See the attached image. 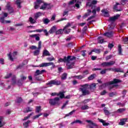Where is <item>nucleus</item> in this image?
Returning a JSON list of instances; mask_svg holds the SVG:
<instances>
[{
  "label": "nucleus",
  "instance_id": "nucleus-12",
  "mask_svg": "<svg viewBox=\"0 0 128 128\" xmlns=\"http://www.w3.org/2000/svg\"><path fill=\"white\" fill-rule=\"evenodd\" d=\"M120 82H122L118 78H114L113 79V80L108 82V84L112 86V84H120Z\"/></svg>",
  "mask_w": 128,
  "mask_h": 128
},
{
  "label": "nucleus",
  "instance_id": "nucleus-7",
  "mask_svg": "<svg viewBox=\"0 0 128 128\" xmlns=\"http://www.w3.org/2000/svg\"><path fill=\"white\" fill-rule=\"evenodd\" d=\"M6 8L8 10L10 14H14V8L10 6V2H8L6 5Z\"/></svg>",
  "mask_w": 128,
  "mask_h": 128
},
{
  "label": "nucleus",
  "instance_id": "nucleus-53",
  "mask_svg": "<svg viewBox=\"0 0 128 128\" xmlns=\"http://www.w3.org/2000/svg\"><path fill=\"white\" fill-rule=\"evenodd\" d=\"M40 116H42V114L40 113L39 114L33 116V120H36V118H38Z\"/></svg>",
  "mask_w": 128,
  "mask_h": 128
},
{
  "label": "nucleus",
  "instance_id": "nucleus-26",
  "mask_svg": "<svg viewBox=\"0 0 128 128\" xmlns=\"http://www.w3.org/2000/svg\"><path fill=\"white\" fill-rule=\"evenodd\" d=\"M96 74H92L88 77V80H94V78H96Z\"/></svg>",
  "mask_w": 128,
  "mask_h": 128
},
{
  "label": "nucleus",
  "instance_id": "nucleus-28",
  "mask_svg": "<svg viewBox=\"0 0 128 128\" xmlns=\"http://www.w3.org/2000/svg\"><path fill=\"white\" fill-rule=\"evenodd\" d=\"M87 12L88 13H86L83 16V18H88V16H90V12H92V10H88Z\"/></svg>",
  "mask_w": 128,
  "mask_h": 128
},
{
  "label": "nucleus",
  "instance_id": "nucleus-36",
  "mask_svg": "<svg viewBox=\"0 0 128 128\" xmlns=\"http://www.w3.org/2000/svg\"><path fill=\"white\" fill-rule=\"evenodd\" d=\"M74 78H77L78 80H82V78H84V76L82 75H79V76H74Z\"/></svg>",
  "mask_w": 128,
  "mask_h": 128
},
{
  "label": "nucleus",
  "instance_id": "nucleus-47",
  "mask_svg": "<svg viewBox=\"0 0 128 128\" xmlns=\"http://www.w3.org/2000/svg\"><path fill=\"white\" fill-rule=\"evenodd\" d=\"M32 116V112L29 114L28 116H25L22 120H28V118H30Z\"/></svg>",
  "mask_w": 128,
  "mask_h": 128
},
{
  "label": "nucleus",
  "instance_id": "nucleus-56",
  "mask_svg": "<svg viewBox=\"0 0 128 128\" xmlns=\"http://www.w3.org/2000/svg\"><path fill=\"white\" fill-rule=\"evenodd\" d=\"M68 104V100L62 106V110H64L66 108V106Z\"/></svg>",
  "mask_w": 128,
  "mask_h": 128
},
{
  "label": "nucleus",
  "instance_id": "nucleus-29",
  "mask_svg": "<svg viewBox=\"0 0 128 128\" xmlns=\"http://www.w3.org/2000/svg\"><path fill=\"white\" fill-rule=\"evenodd\" d=\"M42 56H50V52L46 50H44L42 53Z\"/></svg>",
  "mask_w": 128,
  "mask_h": 128
},
{
  "label": "nucleus",
  "instance_id": "nucleus-8",
  "mask_svg": "<svg viewBox=\"0 0 128 128\" xmlns=\"http://www.w3.org/2000/svg\"><path fill=\"white\" fill-rule=\"evenodd\" d=\"M116 64V62L114 60L110 61L109 62H104L102 63L101 66L104 68L106 66H114Z\"/></svg>",
  "mask_w": 128,
  "mask_h": 128
},
{
  "label": "nucleus",
  "instance_id": "nucleus-9",
  "mask_svg": "<svg viewBox=\"0 0 128 128\" xmlns=\"http://www.w3.org/2000/svg\"><path fill=\"white\" fill-rule=\"evenodd\" d=\"M118 6H120V8H118ZM113 10H115V12H122V8L120 6V4L118 2L116 3V4H114L113 6Z\"/></svg>",
  "mask_w": 128,
  "mask_h": 128
},
{
  "label": "nucleus",
  "instance_id": "nucleus-23",
  "mask_svg": "<svg viewBox=\"0 0 128 128\" xmlns=\"http://www.w3.org/2000/svg\"><path fill=\"white\" fill-rule=\"evenodd\" d=\"M11 82L12 86H14L16 84V77L15 76L12 78Z\"/></svg>",
  "mask_w": 128,
  "mask_h": 128
},
{
  "label": "nucleus",
  "instance_id": "nucleus-21",
  "mask_svg": "<svg viewBox=\"0 0 128 128\" xmlns=\"http://www.w3.org/2000/svg\"><path fill=\"white\" fill-rule=\"evenodd\" d=\"M44 72H46V70H38L35 72V76H40V74H42Z\"/></svg>",
  "mask_w": 128,
  "mask_h": 128
},
{
  "label": "nucleus",
  "instance_id": "nucleus-34",
  "mask_svg": "<svg viewBox=\"0 0 128 128\" xmlns=\"http://www.w3.org/2000/svg\"><path fill=\"white\" fill-rule=\"evenodd\" d=\"M43 4L42 5L41 7L40 8V10H46V3H45L44 2V3H42Z\"/></svg>",
  "mask_w": 128,
  "mask_h": 128
},
{
  "label": "nucleus",
  "instance_id": "nucleus-33",
  "mask_svg": "<svg viewBox=\"0 0 128 128\" xmlns=\"http://www.w3.org/2000/svg\"><path fill=\"white\" fill-rule=\"evenodd\" d=\"M34 76L35 79L36 80L40 81V80H42V77L40 76H38H38H36V74H34Z\"/></svg>",
  "mask_w": 128,
  "mask_h": 128
},
{
  "label": "nucleus",
  "instance_id": "nucleus-2",
  "mask_svg": "<svg viewBox=\"0 0 128 128\" xmlns=\"http://www.w3.org/2000/svg\"><path fill=\"white\" fill-rule=\"evenodd\" d=\"M76 60V57L74 56H68L67 57L65 56L64 58H59L58 62H67V64H70V60Z\"/></svg>",
  "mask_w": 128,
  "mask_h": 128
},
{
  "label": "nucleus",
  "instance_id": "nucleus-37",
  "mask_svg": "<svg viewBox=\"0 0 128 128\" xmlns=\"http://www.w3.org/2000/svg\"><path fill=\"white\" fill-rule=\"evenodd\" d=\"M68 76V74L66 73H64L62 74V76L61 77V79L62 80H66V78Z\"/></svg>",
  "mask_w": 128,
  "mask_h": 128
},
{
  "label": "nucleus",
  "instance_id": "nucleus-10",
  "mask_svg": "<svg viewBox=\"0 0 128 128\" xmlns=\"http://www.w3.org/2000/svg\"><path fill=\"white\" fill-rule=\"evenodd\" d=\"M37 48L38 50L34 52V56H38L40 54V50L42 48V41H39L38 42V48Z\"/></svg>",
  "mask_w": 128,
  "mask_h": 128
},
{
  "label": "nucleus",
  "instance_id": "nucleus-18",
  "mask_svg": "<svg viewBox=\"0 0 128 128\" xmlns=\"http://www.w3.org/2000/svg\"><path fill=\"white\" fill-rule=\"evenodd\" d=\"M104 36H107L108 38H112L114 36V32L112 31L110 32H106L104 34Z\"/></svg>",
  "mask_w": 128,
  "mask_h": 128
},
{
  "label": "nucleus",
  "instance_id": "nucleus-46",
  "mask_svg": "<svg viewBox=\"0 0 128 128\" xmlns=\"http://www.w3.org/2000/svg\"><path fill=\"white\" fill-rule=\"evenodd\" d=\"M63 30L64 34H68L70 32V29H68V28L64 29V28Z\"/></svg>",
  "mask_w": 128,
  "mask_h": 128
},
{
  "label": "nucleus",
  "instance_id": "nucleus-64",
  "mask_svg": "<svg viewBox=\"0 0 128 128\" xmlns=\"http://www.w3.org/2000/svg\"><path fill=\"white\" fill-rule=\"evenodd\" d=\"M4 124H6V123L4 121L0 120V128H2Z\"/></svg>",
  "mask_w": 128,
  "mask_h": 128
},
{
  "label": "nucleus",
  "instance_id": "nucleus-17",
  "mask_svg": "<svg viewBox=\"0 0 128 128\" xmlns=\"http://www.w3.org/2000/svg\"><path fill=\"white\" fill-rule=\"evenodd\" d=\"M40 34H34L30 35V38H35L36 40H40Z\"/></svg>",
  "mask_w": 128,
  "mask_h": 128
},
{
  "label": "nucleus",
  "instance_id": "nucleus-52",
  "mask_svg": "<svg viewBox=\"0 0 128 128\" xmlns=\"http://www.w3.org/2000/svg\"><path fill=\"white\" fill-rule=\"evenodd\" d=\"M42 108V106H38L36 107V112H40V110Z\"/></svg>",
  "mask_w": 128,
  "mask_h": 128
},
{
  "label": "nucleus",
  "instance_id": "nucleus-58",
  "mask_svg": "<svg viewBox=\"0 0 128 128\" xmlns=\"http://www.w3.org/2000/svg\"><path fill=\"white\" fill-rule=\"evenodd\" d=\"M62 20H66V18H61L59 20L56 21V23L60 22H62Z\"/></svg>",
  "mask_w": 128,
  "mask_h": 128
},
{
  "label": "nucleus",
  "instance_id": "nucleus-42",
  "mask_svg": "<svg viewBox=\"0 0 128 128\" xmlns=\"http://www.w3.org/2000/svg\"><path fill=\"white\" fill-rule=\"evenodd\" d=\"M126 112L125 108H120L117 110V112L119 114H122V112Z\"/></svg>",
  "mask_w": 128,
  "mask_h": 128
},
{
  "label": "nucleus",
  "instance_id": "nucleus-32",
  "mask_svg": "<svg viewBox=\"0 0 128 128\" xmlns=\"http://www.w3.org/2000/svg\"><path fill=\"white\" fill-rule=\"evenodd\" d=\"M122 45L119 44L118 46V52L120 56H122Z\"/></svg>",
  "mask_w": 128,
  "mask_h": 128
},
{
  "label": "nucleus",
  "instance_id": "nucleus-3",
  "mask_svg": "<svg viewBox=\"0 0 128 128\" xmlns=\"http://www.w3.org/2000/svg\"><path fill=\"white\" fill-rule=\"evenodd\" d=\"M98 4V1L96 0H92L91 2H89L86 4V6L87 8H91V9L96 8V4Z\"/></svg>",
  "mask_w": 128,
  "mask_h": 128
},
{
  "label": "nucleus",
  "instance_id": "nucleus-44",
  "mask_svg": "<svg viewBox=\"0 0 128 128\" xmlns=\"http://www.w3.org/2000/svg\"><path fill=\"white\" fill-rule=\"evenodd\" d=\"M29 22H30V24H34L35 22H36V20L30 17L29 18Z\"/></svg>",
  "mask_w": 128,
  "mask_h": 128
},
{
  "label": "nucleus",
  "instance_id": "nucleus-59",
  "mask_svg": "<svg viewBox=\"0 0 128 128\" xmlns=\"http://www.w3.org/2000/svg\"><path fill=\"white\" fill-rule=\"evenodd\" d=\"M116 86H118V85L114 84V85L110 86L109 87L110 90H112V88H116Z\"/></svg>",
  "mask_w": 128,
  "mask_h": 128
},
{
  "label": "nucleus",
  "instance_id": "nucleus-13",
  "mask_svg": "<svg viewBox=\"0 0 128 128\" xmlns=\"http://www.w3.org/2000/svg\"><path fill=\"white\" fill-rule=\"evenodd\" d=\"M89 88L91 92H94L96 88V83H93L89 86Z\"/></svg>",
  "mask_w": 128,
  "mask_h": 128
},
{
  "label": "nucleus",
  "instance_id": "nucleus-16",
  "mask_svg": "<svg viewBox=\"0 0 128 128\" xmlns=\"http://www.w3.org/2000/svg\"><path fill=\"white\" fill-rule=\"evenodd\" d=\"M118 18H120V14H117L116 16H114L112 17H110V22H116V20H118Z\"/></svg>",
  "mask_w": 128,
  "mask_h": 128
},
{
  "label": "nucleus",
  "instance_id": "nucleus-54",
  "mask_svg": "<svg viewBox=\"0 0 128 128\" xmlns=\"http://www.w3.org/2000/svg\"><path fill=\"white\" fill-rule=\"evenodd\" d=\"M128 2V0H121L120 4H122V6H124V4H126Z\"/></svg>",
  "mask_w": 128,
  "mask_h": 128
},
{
  "label": "nucleus",
  "instance_id": "nucleus-40",
  "mask_svg": "<svg viewBox=\"0 0 128 128\" xmlns=\"http://www.w3.org/2000/svg\"><path fill=\"white\" fill-rule=\"evenodd\" d=\"M42 22L44 24H48L50 20V19L46 18L45 19H43Z\"/></svg>",
  "mask_w": 128,
  "mask_h": 128
},
{
  "label": "nucleus",
  "instance_id": "nucleus-45",
  "mask_svg": "<svg viewBox=\"0 0 128 128\" xmlns=\"http://www.w3.org/2000/svg\"><path fill=\"white\" fill-rule=\"evenodd\" d=\"M92 52H96V54H100V49L94 48L92 50Z\"/></svg>",
  "mask_w": 128,
  "mask_h": 128
},
{
  "label": "nucleus",
  "instance_id": "nucleus-19",
  "mask_svg": "<svg viewBox=\"0 0 128 128\" xmlns=\"http://www.w3.org/2000/svg\"><path fill=\"white\" fill-rule=\"evenodd\" d=\"M67 70H71V68H74V62H72L70 64L67 63Z\"/></svg>",
  "mask_w": 128,
  "mask_h": 128
},
{
  "label": "nucleus",
  "instance_id": "nucleus-41",
  "mask_svg": "<svg viewBox=\"0 0 128 128\" xmlns=\"http://www.w3.org/2000/svg\"><path fill=\"white\" fill-rule=\"evenodd\" d=\"M64 32V29H60L56 31V34H62Z\"/></svg>",
  "mask_w": 128,
  "mask_h": 128
},
{
  "label": "nucleus",
  "instance_id": "nucleus-25",
  "mask_svg": "<svg viewBox=\"0 0 128 128\" xmlns=\"http://www.w3.org/2000/svg\"><path fill=\"white\" fill-rule=\"evenodd\" d=\"M22 2H20V0H16V4L18 8H22V6H20Z\"/></svg>",
  "mask_w": 128,
  "mask_h": 128
},
{
  "label": "nucleus",
  "instance_id": "nucleus-51",
  "mask_svg": "<svg viewBox=\"0 0 128 128\" xmlns=\"http://www.w3.org/2000/svg\"><path fill=\"white\" fill-rule=\"evenodd\" d=\"M22 102V97H19L17 98V104H20V102Z\"/></svg>",
  "mask_w": 128,
  "mask_h": 128
},
{
  "label": "nucleus",
  "instance_id": "nucleus-6",
  "mask_svg": "<svg viewBox=\"0 0 128 128\" xmlns=\"http://www.w3.org/2000/svg\"><path fill=\"white\" fill-rule=\"evenodd\" d=\"M46 86H52V84H54V86H60V81L56 80H51L50 82L46 83Z\"/></svg>",
  "mask_w": 128,
  "mask_h": 128
},
{
  "label": "nucleus",
  "instance_id": "nucleus-35",
  "mask_svg": "<svg viewBox=\"0 0 128 128\" xmlns=\"http://www.w3.org/2000/svg\"><path fill=\"white\" fill-rule=\"evenodd\" d=\"M110 86V84H108V82L104 83L102 84L101 86H100V88H106V86Z\"/></svg>",
  "mask_w": 128,
  "mask_h": 128
},
{
  "label": "nucleus",
  "instance_id": "nucleus-62",
  "mask_svg": "<svg viewBox=\"0 0 128 128\" xmlns=\"http://www.w3.org/2000/svg\"><path fill=\"white\" fill-rule=\"evenodd\" d=\"M123 42H124V44H128V38L126 37V38H124V39H123Z\"/></svg>",
  "mask_w": 128,
  "mask_h": 128
},
{
  "label": "nucleus",
  "instance_id": "nucleus-48",
  "mask_svg": "<svg viewBox=\"0 0 128 128\" xmlns=\"http://www.w3.org/2000/svg\"><path fill=\"white\" fill-rule=\"evenodd\" d=\"M0 22L1 24H6V20H4V17L2 16L0 18Z\"/></svg>",
  "mask_w": 128,
  "mask_h": 128
},
{
  "label": "nucleus",
  "instance_id": "nucleus-50",
  "mask_svg": "<svg viewBox=\"0 0 128 128\" xmlns=\"http://www.w3.org/2000/svg\"><path fill=\"white\" fill-rule=\"evenodd\" d=\"M88 105H84V106H82L81 107V109L82 110H88Z\"/></svg>",
  "mask_w": 128,
  "mask_h": 128
},
{
  "label": "nucleus",
  "instance_id": "nucleus-20",
  "mask_svg": "<svg viewBox=\"0 0 128 128\" xmlns=\"http://www.w3.org/2000/svg\"><path fill=\"white\" fill-rule=\"evenodd\" d=\"M92 14H94V16H96V12H100V6L97 7L96 9L95 8H92Z\"/></svg>",
  "mask_w": 128,
  "mask_h": 128
},
{
  "label": "nucleus",
  "instance_id": "nucleus-49",
  "mask_svg": "<svg viewBox=\"0 0 128 128\" xmlns=\"http://www.w3.org/2000/svg\"><path fill=\"white\" fill-rule=\"evenodd\" d=\"M41 14L42 13L40 12H38L36 14V15L34 16L36 20H38V18H40V16Z\"/></svg>",
  "mask_w": 128,
  "mask_h": 128
},
{
  "label": "nucleus",
  "instance_id": "nucleus-43",
  "mask_svg": "<svg viewBox=\"0 0 128 128\" xmlns=\"http://www.w3.org/2000/svg\"><path fill=\"white\" fill-rule=\"evenodd\" d=\"M118 93L116 92H112L108 94L110 98H114V96H116Z\"/></svg>",
  "mask_w": 128,
  "mask_h": 128
},
{
  "label": "nucleus",
  "instance_id": "nucleus-22",
  "mask_svg": "<svg viewBox=\"0 0 128 128\" xmlns=\"http://www.w3.org/2000/svg\"><path fill=\"white\" fill-rule=\"evenodd\" d=\"M103 110L106 116H108L110 114V110H108V108L104 107L103 109Z\"/></svg>",
  "mask_w": 128,
  "mask_h": 128
},
{
  "label": "nucleus",
  "instance_id": "nucleus-30",
  "mask_svg": "<svg viewBox=\"0 0 128 128\" xmlns=\"http://www.w3.org/2000/svg\"><path fill=\"white\" fill-rule=\"evenodd\" d=\"M82 124V122L80 120H76L71 122V124Z\"/></svg>",
  "mask_w": 128,
  "mask_h": 128
},
{
  "label": "nucleus",
  "instance_id": "nucleus-27",
  "mask_svg": "<svg viewBox=\"0 0 128 128\" xmlns=\"http://www.w3.org/2000/svg\"><path fill=\"white\" fill-rule=\"evenodd\" d=\"M113 72H124V70H122L120 68H113Z\"/></svg>",
  "mask_w": 128,
  "mask_h": 128
},
{
  "label": "nucleus",
  "instance_id": "nucleus-4",
  "mask_svg": "<svg viewBox=\"0 0 128 128\" xmlns=\"http://www.w3.org/2000/svg\"><path fill=\"white\" fill-rule=\"evenodd\" d=\"M54 66V62H44L42 63L39 66H33V68H46V66Z\"/></svg>",
  "mask_w": 128,
  "mask_h": 128
},
{
  "label": "nucleus",
  "instance_id": "nucleus-24",
  "mask_svg": "<svg viewBox=\"0 0 128 128\" xmlns=\"http://www.w3.org/2000/svg\"><path fill=\"white\" fill-rule=\"evenodd\" d=\"M102 12L104 14V16L105 18H108L110 16V14H108V12L106 11V10L103 9L101 10Z\"/></svg>",
  "mask_w": 128,
  "mask_h": 128
},
{
  "label": "nucleus",
  "instance_id": "nucleus-31",
  "mask_svg": "<svg viewBox=\"0 0 128 128\" xmlns=\"http://www.w3.org/2000/svg\"><path fill=\"white\" fill-rule=\"evenodd\" d=\"M57 96H60V98L62 99L64 98V94L63 92H60L57 94Z\"/></svg>",
  "mask_w": 128,
  "mask_h": 128
},
{
  "label": "nucleus",
  "instance_id": "nucleus-38",
  "mask_svg": "<svg viewBox=\"0 0 128 128\" xmlns=\"http://www.w3.org/2000/svg\"><path fill=\"white\" fill-rule=\"evenodd\" d=\"M86 122H88V124H92V126H98V124H96L92 122L90 120H86Z\"/></svg>",
  "mask_w": 128,
  "mask_h": 128
},
{
  "label": "nucleus",
  "instance_id": "nucleus-63",
  "mask_svg": "<svg viewBox=\"0 0 128 128\" xmlns=\"http://www.w3.org/2000/svg\"><path fill=\"white\" fill-rule=\"evenodd\" d=\"M12 76V74L10 73L9 74H7V75L4 77V78H6V79L10 78V76Z\"/></svg>",
  "mask_w": 128,
  "mask_h": 128
},
{
  "label": "nucleus",
  "instance_id": "nucleus-14",
  "mask_svg": "<svg viewBox=\"0 0 128 128\" xmlns=\"http://www.w3.org/2000/svg\"><path fill=\"white\" fill-rule=\"evenodd\" d=\"M98 120L100 122H102V126H110V123L106 122V120L102 119H100V118H98Z\"/></svg>",
  "mask_w": 128,
  "mask_h": 128
},
{
  "label": "nucleus",
  "instance_id": "nucleus-15",
  "mask_svg": "<svg viewBox=\"0 0 128 128\" xmlns=\"http://www.w3.org/2000/svg\"><path fill=\"white\" fill-rule=\"evenodd\" d=\"M56 32V26H53L49 30L48 33L50 34H52Z\"/></svg>",
  "mask_w": 128,
  "mask_h": 128
},
{
  "label": "nucleus",
  "instance_id": "nucleus-1",
  "mask_svg": "<svg viewBox=\"0 0 128 128\" xmlns=\"http://www.w3.org/2000/svg\"><path fill=\"white\" fill-rule=\"evenodd\" d=\"M80 88H79L80 92H82V96H88L90 94V90H88V84H86L83 85H80Z\"/></svg>",
  "mask_w": 128,
  "mask_h": 128
},
{
  "label": "nucleus",
  "instance_id": "nucleus-39",
  "mask_svg": "<svg viewBox=\"0 0 128 128\" xmlns=\"http://www.w3.org/2000/svg\"><path fill=\"white\" fill-rule=\"evenodd\" d=\"M30 122V120H28L27 122H25L23 124V126H24V128H28V124Z\"/></svg>",
  "mask_w": 128,
  "mask_h": 128
},
{
  "label": "nucleus",
  "instance_id": "nucleus-55",
  "mask_svg": "<svg viewBox=\"0 0 128 128\" xmlns=\"http://www.w3.org/2000/svg\"><path fill=\"white\" fill-rule=\"evenodd\" d=\"M32 112V108L28 107L25 112Z\"/></svg>",
  "mask_w": 128,
  "mask_h": 128
},
{
  "label": "nucleus",
  "instance_id": "nucleus-60",
  "mask_svg": "<svg viewBox=\"0 0 128 128\" xmlns=\"http://www.w3.org/2000/svg\"><path fill=\"white\" fill-rule=\"evenodd\" d=\"M42 32H44L45 36H48V34H50L48 32V30H46V29L43 30Z\"/></svg>",
  "mask_w": 128,
  "mask_h": 128
},
{
  "label": "nucleus",
  "instance_id": "nucleus-57",
  "mask_svg": "<svg viewBox=\"0 0 128 128\" xmlns=\"http://www.w3.org/2000/svg\"><path fill=\"white\" fill-rule=\"evenodd\" d=\"M74 46V44L72 42H71L68 44L67 46L68 48H72V46Z\"/></svg>",
  "mask_w": 128,
  "mask_h": 128
},
{
  "label": "nucleus",
  "instance_id": "nucleus-11",
  "mask_svg": "<svg viewBox=\"0 0 128 128\" xmlns=\"http://www.w3.org/2000/svg\"><path fill=\"white\" fill-rule=\"evenodd\" d=\"M42 4H44V1L42 0H37V2H34V8L35 10H38V8L40 7V6Z\"/></svg>",
  "mask_w": 128,
  "mask_h": 128
},
{
  "label": "nucleus",
  "instance_id": "nucleus-5",
  "mask_svg": "<svg viewBox=\"0 0 128 128\" xmlns=\"http://www.w3.org/2000/svg\"><path fill=\"white\" fill-rule=\"evenodd\" d=\"M60 97H56L54 99H50L49 100V104L50 106H56L58 102H60Z\"/></svg>",
  "mask_w": 128,
  "mask_h": 128
},
{
  "label": "nucleus",
  "instance_id": "nucleus-61",
  "mask_svg": "<svg viewBox=\"0 0 128 128\" xmlns=\"http://www.w3.org/2000/svg\"><path fill=\"white\" fill-rule=\"evenodd\" d=\"M100 74H106V69H104L100 71Z\"/></svg>",
  "mask_w": 128,
  "mask_h": 128
}]
</instances>
